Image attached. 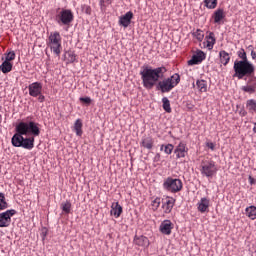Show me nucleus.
I'll list each match as a JSON object with an SVG mask.
<instances>
[{"label": "nucleus", "instance_id": "20e7f679", "mask_svg": "<svg viewBox=\"0 0 256 256\" xmlns=\"http://www.w3.org/2000/svg\"><path fill=\"white\" fill-rule=\"evenodd\" d=\"M181 82V76L179 74L175 73L174 75L164 78L161 81H158V84L156 85V89L158 91H161V93H169L175 89Z\"/></svg>", "mask_w": 256, "mask_h": 256}, {"label": "nucleus", "instance_id": "09e8293b", "mask_svg": "<svg viewBox=\"0 0 256 256\" xmlns=\"http://www.w3.org/2000/svg\"><path fill=\"white\" fill-rule=\"evenodd\" d=\"M253 131H254V133H256V123L254 125Z\"/></svg>", "mask_w": 256, "mask_h": 256}, {"label": "nucleus", "instance_id": "473e14b6", "mask_svg": "<svg viewBox=\"0 0 256 256\" xmlns=\"http://www.w3.org/2000/svg\"><path fill=\"white\" fill-rule=\"evenodd\" d=\"M111 3H113V0H99L101 11H105V9H107L108 5H111Z\"/></svg>", "mask_w": 256, "mask_h": 256}, {"label": "nucleus", "instance_id": "c85d7f7f", "mask_svg": "<svg viewBox=\"0 0 256 256\" xmlns=\"http://www.w3.org/2000/svg\"><path fill=\"white\" fill-rule=\"evenodd\" d=\"M196 85L200 93H207V81L205 80H197Z\"/></svg>", "mask_w": 256, "mask_h": 256}, {"label": "nucleus", "instance_id": "f8f14e48", "mask_svg": "<svg viewBox=\"0 0 256 256\" xmlns=\"http://www.w3.org/2000/svg\"><path fill=\"white\" fill-rule=\"evenodd\" d=\"M205 59H207V54L201 50H198L196 54L192 56V59L188 61V65H199V63H203Z\"/></svg>", "mask_w": 256, "mask_h": 256}, {"label": "nucleus", "instance_id": "ea45409f", "mask_svg": "<svg viewBox=\"0 0 256 256\" xmlns=\"http://www.w3.org/2000/svg\"><path fill=\"white\" fill-rule=\"evenodd\" d=\"M248 82L247 84L250 85V87H253L256 90V77L255 74H252L251 76H248Z\"/></svg>", "mask_w": 256, "mask_h": 256}, {"label": "nucleus", "instance_id": "a211bd4d", "mask_svg": "<svg viewBox=\"0 0 256 256\" xmlns=\"http://www.w3.org/2000/svg\"><path fill=\"white\" fill-rule=\"evenodd\" d=\"M140 145L141 147H144V149L151 150L153 149V145H155V140H153V137L147 136L142 138Z\"/></svg>", "mask_w": 256, "mask_h": 256}, {"label": "nucleus", "instance_id": "7ed1b4c3", "mask_svg": "<svg viewBox=\"0 0 256 256\" xmlns=\"http://www.w3.org/2000/svg\"><path fill=\"white\" fill-rule=\"evenodd\" d=\"M234 75L233 77H237V79H243L244 77H249L251 75H255V66L253 63L248 61H239L236 60L234 62Z\"/></svg>", "mask_w": 256, "mask_h": 256}, {"label": "nucleus", "instance_id": "f704fd0d", "mask_svg": "<svg viewBox=\"0 0 256 256\" xmlns=\"http://www.w3.org/2000/svg\"><path fill=\"white\" fill-rule=\"evenodd\" d=\"M204 3L207 9H215L217 7V0H205Z\"/></svg>", "mask_w": 256, "mask_h": 256}, {"label": "nucleus", "instance_id": "c9c22d12", "mask_svg": "<svg viewBox=\"0 0 256 256\" xmlns=\"http://www.w3.org/2000/svg\"><path fill=\"white\" fill-rule=\"evenodd\" d=\"M15 51H10L8 53L5 54V60L4 61H7L8 63H11V61H15Z\"/></svg>", "mask_w": 256, "mask_h": 256}, {"label": "nucleus", "instance_id": "37998d69", "mask_svg": "<svg viewBox=\"0 0 256 256\" xmlns=\"http://www.w3.org/2000/svg\"><path fill=\"white\" fill-rule=\"evenodd\" d=\"M154 163H159V161H161V154L160 153H156V155L153 158Z\"/></svg>", "mask_w": 256, "mask_h": 256}, {"label": "nucleus", "instance_id": "dca6fc26", "mask_svg": "<svg viewBox=\"0 0 256 256\" xmlns=\"http://www.w3.org/2000/svg\"><path fill=\"white\" fill-rule=\"evenodd\" d=\"M173 230V223L171 220H164L160 225V231L163 235H169Z\"/></svg>", "mask_w": 256, "mask_h": 256}, {"label": "nucleus", "instance_id": "a18cd8bd", "mask_svg": "<svg viewBox=\"0 0 256 256\" xmlns=\"http://www.w3.org/2000/svg\"><path fill=\"white\" fill-rule=\"evenodd\" d=\"M39 103H43L45 101V95H43V92H40V95L37 96Z\"/></svg>", "mask_w": 256, "mask_h": 256}, {"label": "nucleus", "instance_id": "49530a36", "mask_svg": "<svg viewBox=\"0 0 256 256\" xmlns=\"http://www.w3.org/2000/svg\"><path fill=\"white\" fill-rule=\"evenodd\" d=\"M249 49H252L251 50V57H252L253 60H255L256 59V52H255V50H253V46L250 45Z\"/></svg>", "mask_w": 256, "mask_h": 256}, {"label": "nucleus", "instance_id": "f03ea898", "mask_svg": "<svg viewBox=\"0 0 256 256\" xmlns=\"http://www.w3.org/2000/svg\"><path fill=\"white\" fill-rule=\"evenodd\" d=\"M167 73V68L165 66L162 67H145L141 72V79L143 83V87L145 89H153L155 85H158V83L165 77V74Z\"/></svg>", "mask_w": 256, "mask_h": 256}, {"label": "nucleus", "instance_id": "c03bdc74", "mask_svg": "<svg viewBox=\"0 0 256 256\" xmlns=\"http://www.w3.org/2000/svg\"><path fill=\"white\" fill-rule=\"evenodd\" d=\"M206 147H208V149H211V151H215V144L213 142L206 143Z\"/></svg>", "mask_w": 256, "mask_h": 256}, {"label": "nucleus", "instance_id": "b1692460", "mask_svg": "<svg viewBox=\"0 0 256 256\" xmlns=\"http://www.w3.org/2000/svg\"><path fill=\"white\" fill-rule=\"evenodd\" d=\"M74 131L77 137H81L83 135V121L81 119H77L74 123Z\"/></svg>", "mask_w": 256, "mask_h": 256}, {"label": "nucleus", "instance_id": "9d476101", "mask_svg": "<svg viewBox=\"0 0 256 256\" xmlns=\"http://www.w3.org/2000/svg\"><path fill=\"white\" fill-rule=\"evenodd\" d=\"M28 91H29L30 97H39V95L43 93V83L33 82L29 84Z\"/></svg>", "mask_w": 256, "mask_h": 256}, {"label": "nucleus", "instance_id": "72a5a7b5", "mask_svg": "<svg viewBox=\"0 0 256 256\" xmlns=\"http://www.w3.org/2000/svg\"><path fill=\"white\" fill-rule=\"evenodd\" d=\"M237 55L239 57L238 61H249V59L247 58V52H245V49L241 48L238 52Z\"/></svg>", "mask_w": 256, "mask_h": 256}, {"label": "nucleus", "instance_id": "a19ab883", "mask_svg": "<svg viewBox=\"0 0 256 256\" xmlns=\"http://www.w3.org/2000/svg\"><path fill=\"white\" fill-rule=\"evenodd\" d=\"M82 11H83V13H86V15H91V12H92L91 6L83 5L82 6Z\"/></svg>", "mask_w": 256, "mask_h": 256}, {"label": "nucleus", "instance_id": "0eeeda50", "mask_svg": "<svg viewBox=\"0 0 256 256\" xmlns=\"http://www.w3.org/2000/svg\"><path fill=\"white\" fill-rule=\"evenodd\" d=\"M217 165H215V161L210 160V161H203L201 163V169H200V173L201 175H203L204 177H213L214 175L217 174Z\"/></svg>", "mask_w": 256, "mask_h": 256}, {"label": "nucleus", "instance_id": "c756f323", "mask_svg": "<svg viewBox=\"0 0 256 256\" xmlns=\"http://www.w3.org/2000/svg\"><path fill=\"white\" fill-rule=\"evenodd\" d=\"M192 36L197 39V41H199L201 43V41H203V39H205V33H203V30L201 29H197L196 31H194L192 33Z\"/></svg>", "mask_w": 256, "mask_h": 256}, {"label": "nucleus", "instance_id": "9b49d317", "mask_svg": "<svg viewBox=\"0 0 256 256\" xmlns=\"http://www.w3.org/2000/svg\"><path fill=\"white\" fill-rule=\"evenodd\" d=\"M187 153H189V148H187V144L183 142H180L174 150L176 159H185V157H187Z\"/></svg>", "mask_w": 256, "mask_h": 256}, {"label": "nucleus", "instance_id": "f3484780", "mask_svg": "<svg viewBox=\"0 0 256 256\" xmlns=\"http://www.w3.org/2000/svg\"><path fill=\"white\" fill-rule=\"evenodd\" d=\"M131 19H133V12L129 11L124 16L120 17L119 25L127 27L128 25H131Z\"/></svg>", "mask_w": 256, "mask_h": 256}, {"label": "nucleus", "instance_id": "4468645a", "mask_svg": "<svg viewBox=\"0 0 256 256\" xmlns=\"http://www.w3.org/2000/svg\"><path fill=\"white\" fill-rule=\"evenodd\" d=\"M173 207H175V198L166 197L162 203V208L164 213L167 215L173 211Z\"/></svg>", "mask_w": 256, "mask_h": 256}, {"label": "nucleus", "instance_id": "cd10ccee", "mask_svg": "<svg viewBox=\"0 0 256 256\" xmlns=\"http://www.w3.org/2000/svg\"><path fill=\"white\" fill-rule=\"evenodd\" d=\"M9 204L7 203V199L5 198V194L0 192V211H5L8 209Z\"/></svg>", "mask_w": 256, "mask_h": 256}, {"label": "nucleus", "instance_id": "de8ad7c7", "mask_svg": "<svg viewBox=\"0 0 256 256\" xmlns=\"http://www.w3.org/2000/svg\"><path fill=\"white\" fill-rule=\"evenodd\" d=\"M250 185H253L255 183V179L253 177L249 176Z\"/></svg>", "mask_w": 256, "mask_h": 256}, {"label": "nucleus", "instance_id": "e433bc0d", "mask_svg": "<svg viewBox=\"0 0 256 256\" xmlns=\"http://www.w3.org/2000/svg\"><path fill=\"white\" fill-rule=\"evenodd\" d=\"M241 89L244 93H249V95H253V93H255L256 91V89L249 84H247L246 86H242Z\"/></svg>", "mask_w": 256, "mask_h": 256}, {"label": "nucleus", "instance_id": "ddd939ff", "mask_svg": "<svg viewBox=\"0 0 256 256\" xmlns=\"http://www.w3.org/2000/svg\"><path fill=\"white\" fill-rule=\"evenodd\" d=\"M210 205L211 200H209V198H201L200 201L197 203V210L199 211V213H208Z\"/></svg>", "mask_w": 256, "mask_h": 256}, {"label": "nucleus", "instance_id": "423d86ee", "mask_svg": "<svg viewBox=\"0 0 256 256\" xmlns=\"http://www.w3.org/2000/svg\"><path fill=\"white\" fill-rule=\"evenodd\" d=\"M163 188L170 193H179L183 189V182L181 179L168 177L163 183Z\"/></svg>", "mask_w": 256, "mask_h": 256}, {"label": "nucleus", "instance_id": "2f4dec72", "mask_svg": "<svg viewBox=\"0 0 256 256\" xmlns=\"http://www.w3.org/2000/svg\"><path fill=\"white\" fill-rule=\"evenodd\" d=\"M162 103H163V109L166 111V113H171V102L169 101V98L164 97L162 98Z\"/></svg>", "mask_w": 256, "mask_h": 256}, {"label": "nucleus", "instance_id": "39448f33", "mask_svg": "<svg viewBox=\"0 0 256 256\" xmlns=\"http://www.w3.org/2000/svg\"><path fill=\"white\" fill-rule=\"evenodd\" d=\"M61 43H62L61 34L57 31L51 32L47 40V45L52 51V53H54V55H57V57H60L61 50L63 49V47L61 46Z\"/></svg>", "mask_w": 256, "mask_h": 256}, {"label": "nucleus", "instance_id": "58836bf2", "mask_svg": "<svg viewBox=\"0 0 256 256\" xmlns=\"http://www.w3.org/2000/svg\"><path fill=\"white\" fill-rule=\"evenodd\" d=\"M151 205H152L153 211H157L161 205V198H159V197L155 198L152 201Z\"/></svg>", "mask_w": 256, "mask_h": 256}, {"label": "nucleus", "instance_id": "f257e3e1", "mask_svg": "<svg viewBox=\"0 0 256 256\" xmlns=\"http://www.w3.org/2000/svg\"><path fill=\"white\" fill-rule=\"evenodd\" d=\"M16 133L12 136L11 143L13 147H22L31 151L35 147V137L41 135V129L39 123L19 122L15 127Z\"/></svg>", "mask_w": 256, "mask_h": 256}, {"label": "nucleus", "instance_id": "aec40b11", "mask_svg": "<svg viewBox=\"0 0 256 256\" xmlns=\"http://www.w3.org/2000/svg\"><path fill=\"white\" fill-rule=\"evenodd\" d=\"M64 59L66 63H75L77 61V54L73 50L66 51L64 53Z\"/></svg>", "mask_w": 256, "mask_h": 256}, {"label": "nucleus", "instance_id": "a878e982", "mask_svg": "<svg viewBox=\"0 0 256 256\" xmlns=\"http://www.w3.org/2000/svg\"><path fill=\"white\" fill-rule=\"evenodd\" d=\"M247 217L251 219L252 221H255L256 219V206H249L245 209Z\"/></svg>", "mask_w": 256, "mask_h": 256}, {"label": "nucleus", "instance_id": "4be33fe9", "mask_svg": "<svg viewBox=\"0 0 256 256\" xmlns=\"http://www.w3.org/2000/svg\"><path fill=\"white\" fill-rule=\"evenodd\" d=\"M134 243L138 245V247H145V245H149V238L145 236H135Z\"/></svg>", "mask_w": 256, "mask_h": 256}, {"label": "nucleus", "instance_id": "6e6552de", "mask_svg": "<svg viewBox=\"0 0 256 256\" xmlns=\"http://www.w3.org/2000/svg\"><path fill=\"white\" fill-rule=\"evenodd\" d=\"M17 215V210L11 209L0 213V227H9L11 225V217Z\"/></svg>", "mask_w": 256, "mask_h": 256}, {"label": "nucleus", "instance_id": "412c9836", "mask_svg": "<svg viewBox=\"0 0 256 256\" xmlns=\"http://www.w3.org/2000/svg\"><path fill=\"white\" fill-rule=\"evenodd\" d=\"M214 23H221L225 19V10L217 9L213 14Z\"/></svg>", "mask_w": 256, "mask_h": 256}, {"label": "nucleus", "instance_id": "4c0bfd02", "mask_svg": "<svg viewBox=\"0 0 256 256\" xmlns=\"http://www.w3.org/2000/svg\"><path fill=\"white\" fill-rule=\"evenodd\" d=\"M61 207L64 213L66 214L71 213V202L66 201L65 203H62Z\"/></svg>", "mask_w": 256, "mask_h": 256}, {"label": "nucleus", "instance_id": "bb28decb", "mask_svg": "<svg viewBox=\"0 0 256 256\" xmlns=\"http://www.w3.org/2000/svg\"><path fill=\"white\" fill-rule=\"evenodd\" d=\"M246 109H248L249 113H256V100L255 99L247 100Z\"/></svg>", "mask_w": 256, "mask_h": 256}, {"label": "nucleus", "instance_id": "79ce46f5", "mask_svg": "<svg viewBox=\"0 0 256 256\" xmlns=\"http://www.w3.org/2000/svg\"><path fill=\"white\" fill-rule=\"evenodd\" d=\"M81 103H85L86 105H91V97H80Z\"/></svg>", "mask_w": 256, "mask_h": 256}, {"label": "nucleus", "instance_id": "1a4fd4ad", "mask_svg": "<svg viewBox=\"0 0 256 256\" xmlns=\"http://www.w3.org/2000/svg\"><path fill=\"white\" fill-rule=\"evenodd\" d=\"M57 19L60 25H70L73 22V12L71 10H62Z\"/></svg>", "mask_w": 256, "mask_h": 256}, {"label": "nucleus", "instance_id": "7c9ffc66", "mask_svg": "<svg viewBox=\"0 0 256 256\" xmlns=\"http://www.w3.org/2000/svg\"><path fill=\"white\" fill-rule=\"evenodd\" d=\"M163 149L166 155H171V153H173V149H175V146H173V144H167V145L162 144L160 147V151H163Z\"/></svg>", "mask_w": 256, "mask_h": 256}, {"label": "nucleus", "instance_id": "6ab92c4d", "mask_svg": "<svg viewBox=\"0 0 256 256\" xmlns=\"http://www.w3.org/2000/svg\"><path fill=\"white\" fill-rule=\"evenodd\" d=\"M215 43H217V40L215 39V33L210 32L208 36H206V47L211 51L213 47L215 46Z\"/></svg>", "mask_w": 256, "mask_h": 256}, {"label": "nucleus", "instance_id": "5701e85b", "mask_svg": "<svg viewBox=\"0 0 256 256\" xmlns=\"http://www.w3.org/2000/svg\"><path fill=\"white\" fill-rule=\"evenodd\" d=\"M0 71H2L4 75L11 73V71H13V63L4 60V63L0 65Z\"/></svg>", "mask_w": 256, "mask_h": 256}, {"label": "nucleus", "instance_id": "2eb2a0df", "mask_svg": "<svg viewBox=\"0 0 256 256\" xmlns=\"http://www.w3.org/2000/svg\"><path fill=\"white\" fill-rule=\"evenodd\" d=\"M123 213V207L119 205V202H113L111 205L110 214L115 217V219H119L121 214Z\"/></svg>", "mask_w": 256, "mask_h": 256}, {"label": "nucleus", "instance_id": "393cba45", "mask_svg": "<svg viewBox=\"0 0 256 256\" xmlns=\"http://www.w3.org/2000/svg\"><path fill=\"white\" fill-rule=\"evenodd\" d=\"M219 56H220L221 63H223L224 65H228L229 61H231V57L229 56V53H227V51L225 50H221L219 52Z\"/></svg>", "mask_w": 256, "mask_h": 256}]
</instances>
